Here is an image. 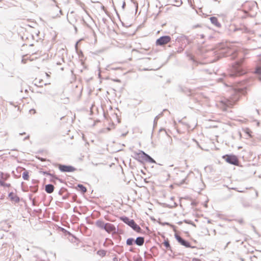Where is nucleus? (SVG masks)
<instances>
[{"mask_svg": "<svg viewBox=\"0 0 261 261\" xmlns=\"http://www.w3.org/2000/svg\"><path fill=\"white\" fill-rule=\"evenodd\" d=\"M240 95L239 93L234 92L228 99H224L220 100L217 103L218 107L224 111L228 108H232L239 101Z\"/></svg>", "mask_w": 261, "mask_h": 261, "instance_id": "nucleus-1", "label": "nucleus"}, {"mask_svg": "<svg viewBox=\"0 0 261 261\" xmlns=\"http://www.w3.org/2000/svg\"><path fill=\"white\" fill-rule=\"evenodd\" d=\"M134 158L141 163L149 162L155 163V161L151 157L142 151L135 152Z\"/></svg>", "mask_w": 261, "mask_h": 261, "instance_id": "nucleus-2", "label": "nucleus"}, {"mask_svg": "<svg viewBox=\"0 0 261 261\" xmlns=\"http://www.w3.org/2000/svg\"><path fill=\"white\" fill-rule=\"evenodd\" d=\"M121 219L124 222L130 226L134 230L137 232H140L141 230L140 227L134 221V220H130L127 217L123 218Z\"/></svg>", "mask_w": 261, "mask_h": 261, "instance_id": "nucleus-3", "label": "nucleus"}, {"mask_svg": "<svg viewBox=\"0 0 261 261\" xmlns=\"http://www.w3.org/2000/svg\"><path fill=\"white\" fill-rule=\"evenodd\" d=\"M223 159L225 160V161L231 164L238 166L239 164V161L237 157V156L234 155H228L226 154L223 156Z\"/></svg>", "mask_w": 261, "mask_h": 261, "instance_id": "nucleus-4", "label": "nucleus"}, {"mask_svg": "<svg viewBox=\"0 0 261 261\" xmlns=\"http://www.w3.org/2000/svg\"><path fill=\"white\" fill-rule=\"evenodd\" d=\"M171 38L169 36H164L158 39L155 42L156 45L163 46L171 41Z\"/></svg>", "mask_w": 261, "mask_h": 261, "instance_id": "nucleus-5", "label": "nucleus"}, {"mask_svg": "<svg viewBox=\"0 0 261 261\" xmlns=\"http://www.w3.org/2000/svg\"><path fill=\"white\" fill-rule=\"evenodd\" d=\"M175 237L178 242L181 245L187 247V248H194L195 247L191 245L190 243L188 241L184 240L180 236L177 234L175 235Z\"/></svg>", "mask_w": 261, "mask_h": 261, "instance_id": "nucleus-6", "label": "nucleus"}, {"mask_svg": "<svg viewBox=\"0 0 261 261\" xmlns=\"http://www.w3.org/2000/svg\"><path fill=\"white\" fill-rule=\"evenodd\" d=\"M58 167L61 171L64 172H72L76 170L74 167L69 165H59Z\"/></svg>", "mask_w": 261, "mask_h": 261, "instance_id": "nucleus-7", "label": "nucleus"}, {"mask_svg": "<svg viewBox=\"0 0 261 261\" xmlns=\"http://www.w3.org/2000/svg\"><path fill=\"white\" fill-rule=\"evenodd\" d=\"M108 233H113L116 231L115 226L111 223H106L105 229Z\"/></svg>", "mask_w": 261, "mask_h": 261, "instance_id": "nucleus-8", "label": "nucleus"}, {"mask_svg": "<svg viewBox=\"0 0 261 261\" xmlns=\"http://www.w3.org/2000/svg\"><path fill=\"white\" fill-rule=\"evenodd\" d=\"M210 20H211V22L213 24L216 25V27H217L218 28L221 27V24L219 22L218 19H217V17H212L210 18Z\"/></svg>", "mask_w": 261, "mask_h": 261, "instance_id": "nucleus-9", "label": "nucleus"}, {"mask_svg": "<svg viewBox=\"0 0 261 261\" xmlns=\"http://www.w3.org/2000/svg\"><path fill=\"white\" fill-rule=\"evenodd\" d=\"M9 177V175L8 174L0 172V184L3 181H5Z\"/></svg>", "mask_w": 261, "mask_h": 261, "instance_id": "nucleus-10", "label": "nucleus"}, {"mask_svg": "<svg viewBox=\"0 0 261 261\" xmlns=\"http://www.w3.org/2000/svg\"><path fill=\"white\" fill-rule=\"evenodd\" d=\"M9 197L12 201H14L15 202H18L19 200V198L13 192H11L9 194Z\"/></svg>", "mask_w": 261, "mask_h": 261, "instance_id": "nucleus-11", "label": "nucleus"}, {"mask_svg": "<svg viewBox=\"0 0 261 261\" xmlns=\"http://www.w3.org/2000/svg\"><path fill=\"white\" fill-rule=\"evenodd\" d=\"M54 187L53 185L49 184L45 186V191L49 194L54 192Z\"/></svg>", "mask_w": 261, "mask_h": 261, "instance_id": "nucleus-12", "label": "nucleus"}, {"mask_svg": "<svg viewBox=\"0 0 261 261\" xmlns=\"http://www.w3.org/2000/svg\"><path fill=\"white\" fill-rule=\"evenodd\" d=\"M135 243L139 246H142L144 243V239L143 237H138L135 241Z\"/></svg>", "mask_w": 261, "mask_h": 261, "instance_id": "nucleus-13", "label": "nucleus"}, {"mask_svg": "<svg viewBox=\"0 0 261 261\" xmlns=\"http://www.w3.org/2000/svg\"><path fill=\"white\" fill-rule=\"evenodd\" d=\"M96 225L101 229H105L106 223L102 221L98 220L96 222Z\"/></svg>", "mask_w": 261, "mask_h": 261, "instance_id": "nucleus-14", "label": "nucleus"}, {"mask_svg": "<svg viewBox=\"0 0 261 261\" xmlns=\"http://www.w3.org/2000/svg\"><path fill=\"white\" fill-rule=\"evenodd\" d=\"M243 131L244 133H245L246 134L248 135V136L252 138V132L251 130V129L248 127L245 128L243 129Z\"/></svg>", "mask_w": 261, "mask_h": 261, "instance_id": "nucleus-15", "label": "nucleus"}, {"mask_svg": "<svg viewBox=\"0 0 261 261\" xmlns=\"http://www.w3.org/2000/svg\"><path fill=\"white\" fill-rule=\"evenodd\" d=\"M24 171L22 173V178L24 180H28L29 179V172L28 171H26L24 169Z\"/></svg>", "mask_w": 261, "mask_h": 261, "instance_id": "nucleus-16", "label": "nucleus"}, {"mask_svg": "<svg viewBox=\"0 0 261 261\" xmlns=\"http://www.w3.org/2000/svg\"><path fill=\"white\" fill-rule=\"evenodd\" d=\"M163 244L164 245V246L167 249H171V246H170V243H169V242L168 241V239H166V240H165V241H164V242L163 243Z\"/></svg>", "mask_w": 261, "mask_h": 261, "instance_id": "nucleus-17", "label": "nucleus"}, {"mask_svg": "<svg viewBox=\"0 0 261 261\" xmlns=\"http://www.w3.org/2000/svg\"><path fill=\"white\" fill-rule=\"evenodd\" d=\"M77 187L79 188L80 190L83 193H85L87 192L86 188L83 185L79 184L78 185Z\"/></svg>", "mask_w": 261, "mask_h": 261, "instance_id": "nucleus-18", "label": "nucleus"}, {"mask_svg": "<svg viewBox=\"0 0 261 261\" xmlns=\"http://www.w3.org/2000/svg\"><path fill=\"white\" fill-rule=\"evenodd\" d=\"M243 74L242 72L241 71L240 68V67L239 66L238 67V70L237 71V72H236L235 74H230V75L231 76H233V75H235V76H239V75H241Z\"/></svg>", "mask_w": 261, "mask_h": 261, "instance_id": "nucleus-19", "label": "nucleus"}, {"mask_svg": "<svg viewBox=\"0 0 261 261\" xmlns=\"http://www.w3.org/2000/svg\"><path fill=\"white\" fill-rule=\"evenodd\" d=\"M134 242V240L133 238H129L126 240V244L127 245H132Z\"/></svg>", "mask_w": 261, "mask_h": 261, "instance_id": "nucleus-20", "label": "nucleus"}, {"mask_svg": "<svg viewBox=\"0 0 261 261\" xmlns=\"http://www.w3.org/2000/svg\"><path fill=\"white\" fill-rule=\"evenodd\" d=\"M0 186L5 187H10L11 186L10 184L6 183L5 181H3L0 184Z\"/></svg>", "mask_w": 261, "mask_h": 261, "instance_id": "nucleus-21", "label": "nucleus"}, {"mask_svg": "<svg viewBox=\"0 0 261 261\" xmlns=\"http://www.w3.org/2000/svg\"><path fill=\"white\" fill-rule=\"evenodd\" d=\"M35 82H36V84H39V86H40V87H42L43 86V84H44V83H42L41 82H38V80L37 79H35Z\"/></svg>", "mask_w": 261, "mask_h": 261, "instance_id": "nucleus-22", "label": "nucleus"}, {"mask_svg": "<svg viewBox=\"0 0 261 261\" xmlns=\"http://www.w3.org/2000/svg\"><path fill=\"white\" fill-rule=\"evenodd\" d=\"M29 113L31 115H34L36 114V112L35 109H31L29 111Z\"/></svg>", "mask_w": 261, "mask_h": 261, "instance_id": "nucleus-23", "label": "nucleus"}, {"mask_svg": "<svg viewBox=\"0 0 261 261\" xmlns=\"http://www.w3.org/2000/svg\"><path fill=\"white\" fill-rule=\"evenodd\" d=\"M256 72L257 73H261V68H257L256 70Z\"/></svg>", "mask_w": 261, "mask_h": 261, "instance_id": "nucleus-24", "label": "nucleus"}, {"mask_svg": "<svg viewBox=\"0 0 261 261\" xmlns=\"http://www.w3.org/2000/svg\"><path fill=\"white\" fill-rule=\"evenodd\" d=\"M112 70H121V67H116V68H111Z\"/></svg>", "mask_w": 261, "mask_h": 261, "instance_id": "nucleus-25", "label": "nucleus"}, {"mask_svg": "<svg viewBox=\"0 0 261 261\" xmlns=\"http://www.w3.org/2000/svg\"><path fill=\"white\" fill-rule=\"evenodd\" d=\"M193 261H201V260L199 259L195 258V259H194L193 260Z\"/></svg>", "mask_w": 261, "mask_h": 261, "instance_id": "nucleus-26", "label": "nucleus"}, {"mask_svg": "<svg viewBox=\"0 0 261 261\" xmlns=\"http://www.w3.org/2000/svg\"><path fill=\"white\" fill-rule=\"evenodd\" d=\"M194 242H195V243H197V241H196V240H195V241H194Z\"/></svg>", "mask_w": 261, "mask_h": 261, "instance_id": "nucleus-27", "label": "nucleus"}]
</instances>
